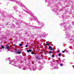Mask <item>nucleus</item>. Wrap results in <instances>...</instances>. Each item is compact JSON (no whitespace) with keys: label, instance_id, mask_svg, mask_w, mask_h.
<instances>
[{"label":"nucleus","instance_id":"7","mask_svg":"<svg viewBox=\"0 0 74 74\" xmlns=\"http://www.w3.org/2000/svg\"><path fill=\"white\" fill-rule=\"evenodd\" d=\"M1 48H4V47L3 46H1Z\"/></svg>","mask_w":74,"mask_h":74},{"label":"nucleus","instance_id":"17","mask_svg":"<svg viewBox=\"0 0 74 74\" xmlns=\"http://www.w3.org/2000/svg\"><path fill=\"white\" fill-rule=\"evenodd\" d=\"M58 52H60V51H59V50H58Z\"/></svg>","mask_w":74,"mask_h":74},{"label":"nucleus","instance_id":"18","mask_svg":"<svg viewBox=\"0 0 74 74\" xmlns=\"http://www.w3.org/2000/svg\"><path fill=\"white\" fill-rule=\"evenodd\" d=\"M8 60H10V58H8Z\"/></svg>","mask_w":74,"mask_h":74},{"label":"nucleus","instance_id":"12","mask_svg":"<svg viewBox=\"0 0 74 74\" xmlns=\"http://www.w3.org/2000/svg\"><path fill=\"white\" fill-rule=\"evenodd\" d=\"M52 53V51H49V53Z\"/></svg>","mask_w":74,"mask_h":74},{"label":"nucleus","instance_id":"6","mask_svg":"<svg viewBox=\"0 0 74 74\" xmlns=\"http://www.w3.org/2000/svg\"><path fill=\"white\" fill-rule=\"evenodd\" d=\"M20 47H22V43H21L20 44Z\"/></svg>","mask_w":74,"mask_h":74},{"label":"nucleus","instance_id":"15","mask_svg":"<svg viewBox=\"0 0 74 74\" xmlns=\"http://www.w3.org/2000/svg\"><path fill=\"white\" fill-rule=\"evenodd\" d=\"M36 59H37V58H39V57H36Z\"/></svg>","mask_w":74,"mask_h":74},{"label":"nucleus","instance_id":"9","mask_svg":"<svg viewBox=\"0 0 74 74\" xmlns=\"http://www.w3.org/2000/svg\"><path fill=\"white\" fill-rule=\"evenodd\" d=\"M52 58H54V57H55V56H54V55H53L52 56Z\"/></svg>","mask_w":74,"mask_h":74},{"label":"nucleus","instance_id":"5","mask_svg":"<svg viewBox=\"0 0 74 74\" xmlns=\"http://www.w3.org/2000/svg\"><path fill=\"white\" fill-rule=\"evenodd\" d=\"M58 56H62V54L61 53H59L58 54Z\"/></svg>","mask_w":74,"mask_h":74},{"label":"nucleus","instance_id":"4","mask_svg":"<svg viewBox=\"0 0 74 74\" xmlns=\"http://www.w3.org/2000/svg\"><path fill=\"white\" fill-rule=\"evenodd\" d=\"M10 47V46L9 45H7L6 46V49H9V47Z\"/></svg>","mask_w":74,"mask_h":74},{"label":"nucleus","instance_id":"3","mask_svg":"<svg viewBox=\"0 0 74 74\" xmlns=\"http://www.w3.org/2000/svg\"><path fill=\"white\" fill-rule=\"evenodd\" d=\"M27 52H28V53H29V52H32V50L29 49V50H27Z\"/></svg>","mask_w":74,"mask_h":74},{"label":"nucleus","instance_id":"16","mask_svg":"<svg viewBox=\"0 0 74 74\" xmlns=\"http://www.w3.org/2000/svg\"><path fill=\"white\" fill-rule=\"evenodd\" d=\"M13 45H14V46H16V45H15V44H14Z\"/></svg>","mask_w":74,"mask_h":74},{"label":"nucleus","instance_id":"11","mask_svg":"<svg viewBox=\"0 0 74 74\" xmlns=\"http://www.w3.org/2000/svg\"><path fill=\"white\" fill-rule=\"evenodd\" d=\"M31 53H32V55L34 54V52H31Z\"/></svg>","mask_w":74,"mask_h":74},{"label":"nucleus","instance_id":"2","mask_svg":"<svg viewBox=\"0 0 74 74\" xmlns=\"http://www.w3.org/2000/svg\"><path fill=\"white\" fill-rule=\"evenodd\" d=\"M16 54H21V51H16Z\"/></svg>","mask_w":74,"mask_h":74},{"label":"nucleus","instance_id":"1","mask_svg":"<svg viewBox=\"0 0 74 74\" xmlns=\"http://www.w3.org/2000/svg\"><path fill=\"white\" fill-rule=\"evenodd\" d=\"M49 49H50L51 51H52L53 50V49L52 48V47L51 46H49Z\"/></svg>","mask_w":74,"mask_h":74},{"label":"nucleus","instance_id":"8","mask_svg":"<svg viewBox=\"0 0 74 74\" xmlns=\"http://www.w3.org/2000/svg\"><path fill=\"white\" fill-rule=\"evenodd\" d=\"M50 45V44L49 43L47 44H46V45Z\"/></svg>","mask_w":74,"mask_h":74},{"label":"nucleus","instance_id":"13","mask_svg":"<svg viewBox=\"0 0 74 74\" xmlns=\"http://www.w3.org/2000/svg\"><path fill=\"white\" fill-rule=\"evenodd\" d=\"M60 66H63V64H60Z\"/></svg>","mask_w":74,"mask_h":74},{"label":"nucleus","instance_id":"14","mask_svg":"<svg viewBox=\"0 0 74 74\" xmlns=\"http://www.w3.org/2000/svg\"><path fill=\"white\" fill-rule=\"evenodd\" d=\"M28 47V45H26V46H25V47Z\"/></svg>","mask_w":74,"mask_h":74},{"label":"nucleus","instance_id":"10","mask_svg":"<svg viewBox=\"0 0 74 74\" xmlns=\"http://www.w3.org/2000/svg\"><path fill=\"white\" fill-rule=\"evenodd\" d=\"M62 53H64V52H65V51H62Z\"/></svg>","mask_w":74,"mask_h":74}]
</instances>
